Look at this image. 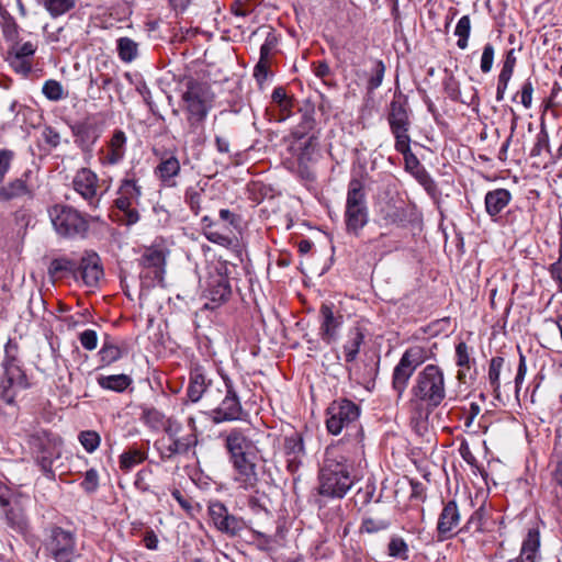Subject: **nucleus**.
<instances>
[{
	"mask_svg": "<svg viewBox=\"0 0 562 562\" xmlns=\"http://www.w3.org/2000/svg\"><path fill=\"white\" fill-rule=\"evenodd\" d=\"M79 341L81 346L89 351H92L98 346V335L93 329H86L79 334Z\"/></svg>",
	"mask_w": 562,
	"mask_h": 562,
	"instance_id": "13d9d810",
	"label": "nucleus"
},
{
	"mask_svg": "<svg viewBox=\"0 0 562 562\" xmlns=\"http://www.w3.org/2000/svg\"><path fill=\"white\" fill-rule=\"evenodd\" d=\"M540 549V532L538 529H529L527 537L522 541L520 554L510 562H537Z\"/></svg>",
	"mask_w": 562,
	"mask_h": 562,
	"instance_id": "bb28decb",
	"label": "nucleus"
},
{
	"mask_svg": "<svg viewBox=\"0 0 562 562\" xmlns=\"http://www.w3.org/2000/svg\"><path fill=\"white\" fill-rule=\"evenodd\" d=\"M48 215L56 233L64 237L83 234L88 228L87 221L71 206L56 204L48 209Z\"/></svg>",
	"mask_w": 562,
	"mask_h": 562,
	"instance_id": "423d86ee",
	"label": "nucleus"
},
{
	"mask_svg": "<svg viewBox=\"0 0 562 562\" xmlns=\"http://www.w3.org/2000/svg\"><path fill=\"white\" fill-rule=\"evenodd\" d=\"M116 48L120 59L124 63H132L138 55V44L130 37H120Z\"/></svg>",
	"mask_w": 562,
	"mask_h": 562,
	"instance_id": "e433bc0d",
	"label": "nucleus"
},
{
	"mask_svg": "<svg viewBox=\"0 0 562 562\" xmlns=\"http://www.w3.org/2000/svg\"><path fill=\"white\" fill-rule=\"evenodd\" d=\"M412 402L424 406L426 413L419 419H429V413L446 398V378L442 369L436 364H427L420 370L411 389Z\"/></svg>",
	"mask_w": 562,
	"mask_h": 562,
	"instance_id": "7ed1b4c3",
	"label": "nucleus"
},
{
	"mask_svg": "<svg viewBox=\"0 0 562 562\" xmlns=\"http://www.w3.org/2000/svg\"><path fill=\"white\" fill-rule=\"evenodd\" d=\"M81 486L88 493H92L98 488L99 475H98L97 470L90 469L86 472L85 479L81 482Z\"/></svg>",
	"mask_w": 562,
	"mask_h": 562,
	"instance_id": "680f3d73",
	"label": "nucleus"
},
{
	"mask_svg": "<svg viewBox=\"0 0 562 562\" xmlns=\"http://www.w3.org/2000/svg\"><path fill=\"white\" fill-rule=\"evenodd\" d=\"M14 159V153L10 149H0V184L4 181Z\"/></svg>",
	"mask_w": 562,
	"mask_h": 562,
	"instance_id": "4d7b16f0",
	"label": "nucleus"
},
{
	"mask_svg": "<svg viewBox=\"0 0 562 562\" xmlns=\"http://www.w3.org/2000/svg\"><path fill=\"white\" fill-rule=\"evenodd\" d=\"M43 4L53 18H57L70 11L76 0H43Z\"/></svg>",
	"mask_w": 562,
	"mask_h": 562,
	"instance_id": "37998d69",
	"label": "nucleus"
},
{
	"mask_svg": "<svg viewBox=\"0 0 562 562\" xmlns=\"http://www.w3.org/2000/svg\"><path fill=\"white\" fill-rule=\"evenodd\" d=\"M484 509L483 507L476 509L467 522V529L473 531H483Z\"/></svg>",
	"mask_w": 562,
	"mask_h": 562,
	"instance_id": "e2e57ef3",
	"label": "nucleus"
},
{
	"mask_svg": "<svg viewBox=\"0 0 562 562\" xmlns=\"http://www.w3.org/2000/svg\"><path fill=\"white\" fill-rule=\"evenodd\" d=\"M387 122L395 142L403 144L406 139L411 138L408 135L411 121L406 108V100L402 95H394L392 99L387 113Z\"/></svg>",
	"mask_w": 562,
	"mask_h": 562,
	"instance_id": "9b49d317",
	"label": "nucleus"
},
{
	"mask_svg": "<svg viewBox=\"0 0 562 562\" xmlns=\"http://www.w3.org/2000/svg\"><path fill=\"white\" fill-rule=\"evenodd\" d=\"M313 127L314 119L311 115H304L302 123L292 132V136L296 139H302Z\"/></svg>",
	"mask_w": 562,
	"mask_h": 562,
	"instance_id": "69168bd1",
	"label": "nucleus"
},
{
	"mask_svg": "<svg viewBox=\"0 0 562 562\" xmlns=\"http://www.w3.org/2000/svg\"><path fill=\"white\" fill-rule=\"evenodd\" d=\"M78 439L82 447L85 448V450L89 453L95 451L100 446L101 441L100 435L94 430L81 431L78 436Z\"/></svg>",
	"mask_w": 562,
	"mask_h": 562,
	"instance_id": "8fccbe9b",
	"label": "nucleus"
},
{
	"mask_svg": "<svg viewBox=\"0 0 562 562\" xmlns=\"http://www.w3.org/2000/svg\"><path fill=\"white\" fill-rule=\"evenodd\" d=\"M44 548L56 562H74L78 557L75 535L60 527L55 526L48 530Z\"/></svg>",
	"mask_w": 562,
	"mask_h": 562,
	"instance_id": "0eeeda50",
	"label": "nucleus"
},
{
	"mask_svg": "<svg viewBox=\"0 0 562 562\" xmlns=\"http://www.w3.org/2000/svg\"><path fill=\"white\" fill-rule=\"evenodd\" d=\"M202 228L205 238L213 243L224 247H231L234 245V238L228 236L227 233H222L220 228H217V224L214 223L210 216L202 217Z\"/></svg>",
	"mask_w": 562,
	"mask_h": 562,
	"instance_id": "7c9ffc66",
	"label": "nucleus"
},
{
	"mask_svg": "<svg viewBox=\"0 0 562 562\" xmlns=\"http://www.w3.org/2000/svg\"><path fill=\"white\" fill-rule=\"evenodd\" d=\"M74 142L85 154H91L103 133V124L97 116H88L70 126Z\"/></svg>",
	"mask_w": 562,
	"mask_h": 562,
	"instance_id": "6e6552de",
	"label": "nucleus"
},
{
	"mask_svg": "<svg viewBox=\"0 0 562 562\" xmlns=\"http://www.w3.org/2000/svg\"><path fill=\"white\" fill-rule=\"evenodd\" d=\"M23 196L33 198L32 190L23 179L16 178L0 187V202H9Z\"/></svg>",
	"mask_w": 562,
	"mask_h": 562,
	"instance_id": "cd10ccee",
	"label": "nucleus"
},
{
	"mask_svg": "<svg viewBox=\"0 0 562 562\" xmlns=\"http://www.w3.org/2000/svg\"><path fill=\"white\" fill-rule=\"evenodd\" d=\"M25 387L26 378L22 369L12 361L5 363L4 374L0 380V397L12 404L18 392Z\"/></svg>",
	"mask_w": 562,
	"mask_h": 562,
	"instance_id": "f8f14e48",
	"label": "nucleus"
},
{
	"mask_svg": "<svg viewBox=\"0 0 562 562\" xmlns=\"http://www.w3.org/2000/svg\"><path fill=\"white\" fill-rule=\"evenodd\" d=\"M363 340L364 334L359 327L350 328L342 345V355L346 362H353L357 359Z\"/></svg>",
	"mask_w": 562,
	"mask_h": 562,
	"instance_id": "c756f323",
	"label": "nucleus"
},
{
	"mask_svg": "<svg viewBox=\"0 0 562 562\" xmlns=\"http://www.w3.org/2000/svg\"><path fill=\"white\" fill-rule=\"evenodd\" d=\"M220 218L224 222V225L221 229L222 233H227L231 236L234 229H238L240 225V216L231 212L227 209H222L220 211Z\"/></svg>",
	"mask_w": 562,
	"mask_h": 562,
	"instance_id": "de8ad7c7",
	"label": "nucleus"
},
{
	"mask_svg": "<svg viewBox=\"0 0 562 562\" xmlns=\"http://www.w3.org/2000/svg\"><path fill=\"white\" fill-rule=\"evenodd\" d=\"M168 250L159 246L146 247L139 258V266L153 274V279L162 281Z\"/></svg>",
	"mask_w": 562,
	"mask_h": 562,
	"instance_id": "f3484780",
	"label": "nucleus"
},
{
	"mask_svg": "<svg viewBox=\"0 0 562 562\" xmlns=\"http://www.w3.org/2000/svg\"><path fill=\"white\" fill-rule=\"evenodd\" d=\"M212 386V379L207 370L200 364H194L190 369L189 383L187 386V397L190 402H199Z\"/></svg>",
	"mask_w": 562,
	"mask_h": 562,
	"instance_id": "a211bd4d",
	"label": "nucleus"
},
{
	"mask_svg": "<svg viewBox=\"0 0 562 562\" xmlns=\"http://www.w3.org/2000/svg\"><path fill=\"white\" fill-rule=\"evenodd\" d=\"M319 314L322 317L319 335L324 341L330 344L336 340L344 317L339 313L335 314L333 307L327 304L322 305Z\"/></svg>",
	"mask_w": 562,
	"mask_h": 562,
	"instance_id": "4be33fe9",
	"label": "nucleus"
},
{
	"mask_svg": "<svg viewBox=\"0 0 562 562\" xmlns=\"http://www.w3.org/2000/svg\"><path fill=\"white\" fill-rule=\"evenodd\" d=\"M532 93H533V87H532V83L527 80L522 87H521V90H520V99H521V104L526 108V109H529L531 108V103H532Z\"/></svg>",
	"mask_w": 562,
	"mask_h": 562,
	"instance_id": "774afa93",
	"label": "nucleus"
},
{
	"mask_svg": "<svg viewBox=\"0 0 562 562\" xmlns=\"http://www.w3.org/2000/svg\"><path fill=\"white\" fill-rule=\"evenodd\" d=\"M7 524L16 531H23L26 528V519L20 508H9L5 512Z\"/></svg>",
	"mask_w": 562,
	"mask_h": 562,
	"instance_id": "09e8293b",
	"label": "nucleus"
},
{
	"mask_svg": "<svg viewBox=\"0 0 562 562\" xmlns=\"http://www.w3.org/2000/svg\"><path fill=\"white\" fill-rule=\"evenodd\" d=\"M512 193L507 189H495L488 191L485 195L484 203L486 213L495 218L510 202Z\"/></svg>",
	"mask_w": 562,
	"mask_h": 562,
	"instance_id": "393cba45",
	"label": "nucleus"
},
{
	"mask_svg": "<svg viewBox=\"0 0 562 562\" xmlns=\"http://www.w3.org/2000/svg\"><path fill=\"white\" fill-rule=\"evenodd\" d=\"M460 521V513L454 501H449L442 508L437 524V531L440 536L450 533Z\"/></svg>",
	"mask_w": 562,
	"mask_h": 562,
	"instance_id": "a878e982",
	"label": "nucleus"
},
{
	"mask_svg": "<svg viewBox=\"0 0 562 562\" xmlns=\"http://www.w3.org/2000/svg\"><path fill=\"white\" fill-rule=\"evenodd\" d=\"M256 460L257 452L249 456L229 458L233 468V481L239 488L249 491L257 486L259 476Z\"/></svg>",
	"mask_w": 562,
	"mask_h": 562,
	"instance_id": "9d476101",
	"label": "nucleus"
},
{
	"mask_svg": "<svg viewBox=\"0 0 562 562\" xmlns=\"http://www.w3.org/2000/svg\"><path fill=\"white\" fill-rule=\"evenodd\" d=\"M142 186L134 177H126L120 181L114 204L123 213L122 222L133 225L139 221L138 205L142 196Z\"/></svg>",
	"mask_w": 562,
	"mask_h": 562,
	"instance_id": "39448f33",
	"label": "nucleus"
},
{
	"mask_svg": "<svg viewBox=\"0 0 562 562\" xmlns=\"http://www.w3.org/2000/svg\"><path fill=\"white\" fill-rule=\"evenodd\" d=\"M369 212L366 201L364 184L359 179H351L348 184L345 223L348 233L358 235L367 225Z\"/></svg>",
	"mask_w": 562,
	"mask_h": 562,
	"instance_id": "20e7f679",
	"label": "nucleus"
},
{
	"mask_svg": "<svg viewBox=\"0 0 562 562\" xmlns=\"http://www.w3.org/2000/svg\"><path fill=\"white\" fill-rule=\"evenodd\" d=\"M515 65H516V57L514 55V49H510L506 55V59L503 64V68L498 75L497 91H496V100L497 101H502L504 99L505 91H506L508 82L513 76Z\"/></svg>",
	"mask_w": 562,
	"mask_h": 562,
	"instance_id": "2f4dec72",
	"label": "nucleus"
},
{
	"mask_svg": "<svg viewBox=\"0 0 562 562\" xmlns=\"http://www.w3.org/2000/svg\"><path fill=\"white\" fill-rule=\"evenodd\" d=\"M327 414L329 418L326 422H355L360 417V408L353 402L342 398L333 402Z\"/></svg>",
	"mask_w": 562,
	"mask_h": 562,
	"instance_id": "b1692460",
	"label": "nucleus"
},
{
	"mask_svg": "<svg viewBox=\"0 0 562 562\" xmlns=\"http://www.w3.org/2000/svg\"><path fill=\"white\" fill-rule=\"evenodd\" d=\"M245 527V522L241 518L228 514L222 525L217 527L221 532L229 536L238 535Z\"/></svg>",
	"mask_w": 562,
	"mask_h": 562,
	"instance_id": "49530a36",
	"label": "nucleus"
},
{
	"mask_svg": "<svg viewBox=\"0 0 562 562\" xmlns=\"http://www.w3.org/2000/svg\"><path fill=\"white\" fill-rule=\"evenodd\" d=\"M127 136L122 130H114L105 146L100 150V164L102 166H115L120 164L126 154Z\"/></svg>",
	"mask_w": 562,
	"mask_h": 562,
	"instance_id": "dca6fc26",
	"label": "nucleus"
},
{
	"mask_svg": "<svg viewBox=\"0 0 562 562\" xmlns=\"http://www.w3.org/2000/svg\"><path fill=\"white\" fill-rule=\"evenodd\" d=\"M194 424H168L166 432L172 442L168 446L170 454L186 453L198 442Z\"/></svg>",
	"mask_w": 562,
	"mask_h": 562,
	"instance_id": "ddd939ff",
	"label": "nucleus"
},
{
	"mask_svg": "<svg viewBox=\"0 0 562 562\" xmlns=\"http://www.w3.org/2000/svg\"><path fill=\"white\" fill-rule=\"evenodd\" d=\"M387 550L390 557L400 558L402 560H407L408 558V546L404 539L400 537L391 538Z\"/></svg>",
	"mask_w": 562,
	"mask_h": 562,
	"instance_id": "3c124183",
	"label": "nucleus"
},
{
	"mask_svg": "<svg viewBox=\"0 0 562 562\" xmlns=\"http://www.w3.org/2000/svg\"><path fill=\"white\" fill-rule=\"evenodd\" d=\"M58 445L59 439L45 431L31 436V449L44 472H50L53 460L59 457Z\"/></svg>",
	"mask_w": 562,
	"mask_h": 562,
	"instance_id": "1a4fd4ad",
	"label": "nucleus"
},
{
	"mask_svg": "<svg viewBox=\"0 0 562 562\" xmlns=\"http://www.w3.org/2000/svg\"><path fill=\"white\" fill-rule=\"evenodd\" d=\"M103 276V269L98 254L86 251L78 261L76 280H81L85 285L94 288Z\"/></svg>",
	"mask_w": 562,
	"mask_h": 562,
	"instance_id": "2eb2a0df",
	"label": "nucleus"
},
{
	"mask_svg": "<svg viewBox=\"0 0 562 562\" xmlns=\"http://www.w3.org/2000/svg\"><path fill=\"white\" fill-rule=\"evenodd\" d=\"M512 364L503 357H494L490 361L487 379L492 390L498 393L502 384L510 386L513 382Z\"/></svg>",
	"mask_w": 562,
	"mask_h": 562,
	"instance_id": "412c9836",
	"label": "nucleus"
},
{
	"mask_svg": "<svg viewBox=\"0 0 562 562\" xmlns=\"http://www.w3.org/2000/svg\"><path fill=\"white\" fill-rule=\"evenodd\" d=\"M456 363L460 368L457 374V379L460 382H464L467 375L465 370H469L471 367L469 347L464 341H460L456 346Z\"/></svg>",
	"mask_w": 562,
	"mask_h": 562,
	"instance_id": "c9c22d12",
	"label": "nucleus"
},
{
	"mask_svg": "<svg viewBox=\"0 0 562 562\" xmlns=\"http://www.w3.org/2000/svg\"><path fill=\"white\" fill-rule=\"evenodd\" d=\"M395 149L404 156L405 169L411 173L414 171L422 169L420 162L418 158L411 150V138L406 139L405 143L400 144V142H395Z\"/></svg>",
	"mask_w": 562,
	"mask_h": 562,
	"instance_id": "58836bf2",
	"label": "nucleus"
},
{
	"mask_svg": "<svg viewBox=\"0 0 562 562\" xmlns=\"http://www.w3.org/2000/svg\"><path fill=\"white\" fill-rule=\"evenodd\" d=\"M471 32V20L469 15H463L457 23L454 34L458 36L457 45L460 49L468 47V41Z\"/></svg>",
	"mask_w": 562,
	"mask_h": 562,
	"instance_id": "c03bdc74",
	"label": "nucleus"
},
{
	"mask_svg": "<svg viewBox=\"0 0 562 562\" xmlns=\"http://www.w3.org/2000/svg\"><path fill=\"white\" fill-rule=\"evenodd\" d=\"M180 172V162L175 155L164 156L155 168V175L164 183L173 186V179Z\"/></svg>",
	"mask_w": 562,
	"mask_h": 562,
	"instance_id": "c85d7f7f",
	"label": "nucleus"
},
{
	"mask_svg": "<svg viewBox=\"0 0 562 562\" xmlns=\"http://www.w3.org/2000/svg\"><path fill=\"white\" fill-rule=\"evenodd\" d=\"M203 191L196 188H188L184 193L186 203L190 206L191 211L198 215L201 211V200Z\"/></svg>",
	"mask_w": 562,
	"mask_h": 562,
	"instance_id": "864d4df0",
	"label": "nucleus"
},
{
	"mask_svg": "<svg viewBox=\"0 0 562 562\" xmlns=\"http://www.w3.org/2000/svg\"><path fill=\"white\" fill-rule=\"evenodd\" d=\"M494 54H495V50H494L493 45L487 43L483 48V53H482V57H481L480 68L482 70V72L487 74L491 71V69L493 67V61H494Z\"/></svg>",
	"mask_w": 562,
	"mask_h": 562,
	"instance_id": "bf43d9fd",
	"label": "nucleus"
},
{
	"mask_svg": "<svg viewBox=\"0 0 562 562\" xmlns=\"http://www.w3.org/2000/svg\"><path fill=\"white\" fill-rule=\"evenodd\" d=\"M72 187L75 191L82 196L90 205L95 206L99 202V178L95 172L89 168L79 169L74 179Z\"/></svg>",
	"mask_w": 562,
	"mask_h": 562,
	"instance_id": "4468645a",
	"label": "nucleus"
},
{
	"mask_svg": "<svg viewBox=\"0 0 562 562\" xmlns=\"http://www.w3.org/2000/svg\"><path fill=\"white\" fill-rule=\"evenodd\" d=\"M401 359L417 369L428 359V351L425 347L415 345L407 348L402 355Z\"/></svg>",
	"mask_w": 562,
	"mask_h": 562,
	"instance_id": "ea45409f",
	"label": "nucleus"
},
{
	"mask_svg": "<svg viewBox=\"0 0 562 562\" xmlns=\"http://www.w3.org/2000/svg\"><path fill=\"white\" fill-rule=\"evenodd\" d=\"M186 90L181 94L182 108L187 113L188 127L186 138L198 143L205 139L204 122L213 108L214 93L206 82L189 78L184 83Z\"/></svg>",
	"mask_w": 562,
	"mask_h": 562,
	"instance_id": "f257e3e1",
	"label": "nucleus"
},
{
	"mask_svg": "<svg viewBox=\"0 0 562 562\" xmlns=\"http://www.w3.org/2000/svg\"><path fill=\"white\" fill-rule=\"evenodd\" d=\"M10 64L15 69V71L23 75H27L32 68L31 63L26 60V58H22L14 55L11 56Z\"/></svg>",
	"mask_w": 562,
	"mask_h": 562,
	"instance_id": "338daca9",
	"label": "nucleus"
},
{
	"mask_svg": "<svg viewBox=\"0 0 562 562\" xmlns=\"http://www.w3.org/2000/svg\"><path fill=\"white\" fill-rule=\"evenodd\" d=\"M99 357L103 366H109L122 357V350L111 340H105L99 351Z\"/></svg>",
	"mask_w": 562,
	"mask_h": 562,
	"instance_id": "a19ab883",
	"label": "nucleus"
},
{
	"mask_svg": "<svg viewBox=\"0 0 562 562\" xmlns=\"http://www.w3.org/2000/svg\"><path fill=\"white\" fill-rule=\"evenodd\" d=\"M225 448L229 458L249 456L257 452L254 441L239 429H233L225 436Z\"/></svg>",
	"mask_w": 562,
	"mask_h": 562,
	"instance_id": "5701e85b",
	"label": "nucleus"
},
{
	"mask_svg": "<svg viewBox=\"0 0 562 562\" xmlns=\"http://www.w3.org/2000/svg\"><path fill=\"white\" fill-rule=\"evenodd\" d=\"M144 460L145 456L139 450L126 451L120 457V469L124 472H128Z\"/></svg>",
	"mask_w": 562,
	"mask_h": 562,
	"instance_id": "a18cd8bd",
	"label": "nucleus"
},
{
	"mask_svg": "<svg viewBox=\"0 0 562 562\" xmlns=\"http://www.w3.org/2000/svg\"><path fill=\"white\" fill-rule=\"evenodd\" d=\"M44 95L52 101H59L64 98V88L60 82L56 80H47L42 89Z\"/></svg>",
	"mask_w": 562,
	"mask_h": 562,
	"instance_id": "603ef678",
	"label": "nucleus"
},
{
	"mask_svg": "<svg viewBox=\"0 0 562 562\" xmlns=\"http://www.w3.org/2000/svg\"><path fill=\"white\" fill-rule=\"evenodd\" d=\"M352 485L347 459L336 448H327L318 474V493L330 498H342Z\"/></svg>",
	"mask_w": 562,
	"mask_h": 562,
	"instance_id": "f03ea898",
	"label": "nucleus"
},
{
	"mask_svg": "<svg viewBox=\"0 0 562 562\" xmlns=\"http://www.w3.org/2000/svg\"><path fill=\"white\" fill-rule=\"evenodd\" d=\"M415 368L404 361L403 359H400L398 363L395 366L393 370V387L394 390L401 395L407 384L409 379L412 378L413 373L415 372Z\"/></svg>",
	"mask_w": 562,
	"mask_h": 562,
	"instance_id": "473e14b6",
	"label": "nucleus"
},
{
	"mask_svg": "<svg viewBox=\"0 0 562 562\" xmlns=\"http://www.w3.org/2000/svg\"><path fill=\"white\" fill-rule=\"evenodd\" d=\"M415 179L424 187V189L430 194L435 195L437 192V186L431 178V176L426 171V169L423 167L422 169H418L412 173Z\"/></svg>",
	"mask_w": 562,
	"mask_h": 562,
	"instance_id": "6e6d98bb",
	"label": "nucleus"
},
{
	"mask_svg": "<svg viewBox=\"0 0 562 562\" xmlns=\"http://www.w3.org/2000/svg\"><path fill=\"white\" fill-rule=\"evenodd\" d=\"M227 390L225 398L216 409L217 416L214 422H234L244 418V413L237 397V394L233 387L232 382L228 379L224 380Z\"/></svg>",
	"mask_w": 562,
	"mask_h": 562,
	"instance_id": "6ab92c4d",
	"label": "nucleus"
},
{
	"mask_svg": "<svg viewBox=\"0 0 562 562\" xmlns=\"http://www.w3.org/2000/svg\"><path fill=\"white\" fill-rule=\"evenodd\" d=\"M385 69H386L385 64L381 59L372 60V68L370 70V72L368 74V80H367V90L369 92L374 91L382 85Z\"/></svg>",
	"mask_w": 562,
	"mask_h": 562,
	"instance_id": "4c0bfd02",
	"label": "nucleus"
},
{
	"mask_svg": "<svg viewBox=\"0 0 562 562\" xmlns=\"http://www.w3.org/2000/svg\"><path fill=\"white\" fill-rule=\"evenodd\" d=\"M78 261L68 257L55 258L50 261L48 273L52 277H64L70 274L76 278Z\"/></svg>",
	"mask_w": 562,
	"mask_h": 562,
	"instance_id": "f704fd0d",
	"label": "nucleus"
},
{
	"mask_svg": "<svg viewBox=\"0 0 562 562\" xmlns=\"http://www.w3.org/2000/svg\"><path fill=\"white\" fill-rule=\"evenodd\" d=\"M460 411L462 412L461 418H463L464 422H473L481 413V405L476 402H464Z\"/></svg>",
	"mask_w": 562,
	"mask_h": 562,
	"instance_id": "052dcab7",
	"label": "nucleus"
},
{
	"mask_svg": "<svg viewBox=\"0 0 562 562\" xmlns=\"http://www.w3.org/2000/svg\"><path fill=\"white\" fill-rule=\"evenodd\" d=\"M543 149H549V135L547 131L542 127L537 135V142L532 147L530 155L532 157L539 156L541 155Z\"/></svg>",
	"mask_w": 562,
	"mask_h": 562,
	"instance_id": "0e129e2a",
	"label": "nucleus"
},
{
	"mask_svg": "<svg viewBox=\"0 0 562 562\" xmlns=\"http://www.w3.org/2000/svg\"><path fill=\"white\" fill-rule=\"evenodd\" d=\"M228 514V509L221 502L211 503L209 506V515L216 528L223 524L225 516Z\"/></svg>",
	"mask_w": 562,
	"mask_h": 562,
	"instance_id": "5fc2aeb1",
	"label": "nucleus"
},
{
	"mask_svg": "<svg viewBox=\"0 0 562 562\" xmlns=\"http://www.w3.org/2000/svg\"><path fill=\"white\" fill-rule=\"evenodd\" d=\"M98 384L109 391L123 392L133 382L132 378L127 374H112V375H99L97 378Z\"/></svg>",
	"mask_w": 562,
	"mask_h": 562,
	"instance_id": "72a5a7b5",
	"label": "nucleus"
},
{
	"mask_svg": "<svg viewBox=\"0 0 562 562\" xmlns=\"http://www.w3.org/2000/svg\"><path fill=\"white\" fill-rule=\"evenodd\" d=\"M391 526V521L383 517L368 516L362 519L360 530L367 533H376L386 530Z\"/></svg>",
	"mask_w": 562,
	"mask_h": 562,
	"instance_id": "79ce46f5",
	"label": "nucleus"
},
{
	"mask_svg": "<svg viewBox=\"0 0 562 562\" xmlns=\"http://www.w3.org/2000/svg\"><path fill=\"white\" fill-rule=\"evenodd\" d=\"M232 293L229 280L222 269L211 272L206 282L205 297L214 304H221L228 300Z\"/></svg>",
	"mask_w": 562,
	"mask_h": 562,
	"instance_id": "aec40b11",
	"label": "nucleus"
}]
</instances>
